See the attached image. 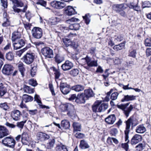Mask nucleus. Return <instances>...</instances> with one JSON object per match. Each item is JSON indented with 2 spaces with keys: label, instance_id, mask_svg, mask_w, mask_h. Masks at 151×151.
<instances>
[{
  "label": "nucleus",
  "instance_id": "1",
  "mask_svg": "<svg viewBox=\"0 0 151 151\" xmlns=\"http://www.w3.org/2000/svg\"><path fill=\"white\" fill-rule=\"evenodd\" d=\"M126 127L124 131V134L125 135V142H126L122 144V146L123 148L125 149L126 151H127L129 148L128 143L129 142V134L130 131L131 125H132V128L136 126L137 124V121L131 117L129 118L126 122Z\"/></svg>",
  "mask_w": 151,
  "mask_h": 151
},
{
  "label": "nucleus",
  "instance_id": "2",
  "mask_svg": "<svg viewBox=\"0 0 151 151\" xmlns=\"http://www.w3.org/2000/svg\"><path fill=\"white\" fill-rule=\"evenodd\" d=\"M108 104H101L99 101L95 102L92 106V110L95 112H101L104 111L108 108Z\"/></svg>",
  "mask_w": 151,
  "mask_h": 151
},
{
  "label": "nucleus",
  "instance_id": "3",
  "mask_svg": "<svg viewBox=\"0 0 151 151\" xmlns=\"http://www.w3.org/2000/svg\"><path fill=\"white\" fill-rule=\"evenodd\" d=\"M82 62L85 63V65L86 64L87 65L84 66V67L86 69L89 70L91 67H96L98 65L97 61L96 60H92L91 58L88 55L81 59Z\"/></svg>",
  "mask_w": 151,
  "mask_h": 151
},
{
  "label": "nucleus",
  "instance_id": "4",
  "mask_svg": "<svg viewBox=\"0 0 151 151\" xmlns=\"http://www.w3.org/2000/svg\"><path fill=\"white\" fill-rule=\"evenodd\" d=\"M35 56L34 53L27 52L23 57V62L27 65H29L33 62Z\"/></svg>",
  "mask_w": 151,
  "mask_h": 151
},
{
  "label": "nucleus",
  "instance_id": "5",
  "mask_svg": "<svg viewBox=\"0 0 151 151\" xmlns=\"http://www.w3.org/2000/svg\"><path fill=\"white\" fill-rule=\"evenodd\" d=\"M2 143L5 146L13 148L14 147L15 142L13 137H8L2 139Z\"/></svg>",
  "mask_w": 151,
  "mask_h": 151
},
{
  "label": "nucleus",
  "instance_id": "6",
  "mask_svg": "<svg viewBox=\"0 0 151 151\" xmlns=\"http://www.w3.org/2000/svg\"><path fill=\"white\" fill-rule=\"evenodd\" d=\"M41 52L42 55L47 58H51L54 57L53 51L49 47L43 48L41 50Z\"/></svg>",
  "mask_w": 151,
  "mask_h": 151
},
{
  "label": "nucleus",
  "instance_id": "7",
  "mask_svg": "<svg viewBox=\"0 0 151 151\" xmlns=\"http://www.w3.org/2000/svg\"><path fill=\"white\" fill-rule=\"evenodd\" d=\"M129 104V103H128L126 104H121L117 105V107L118 108L124 110V114L127 117L129 116L130 113L133 109V106L131 105L129 108L126 110H125V109Z\"/></svg>",
  "mask_w": 151,
  "mask_h": 151
},
{
  "label": "nucleus",
  "instance_id": "8",
  "mask_svg": "<svg viewBox=\"0 0 151 151\" xmlns=\"http://www.w3.org/2000/svg\"><path fill=\"white\" fill-rule=\"evenodd\" d=\"M32 36L37 39H40L42 36V30L38 27H34L32 30Z\"/></svg>",
  "mask_w": 151,
  "mask_h": 151
},
{
  "label": "nucleus",
  "instance_id": "9",
  "mask_svg": "<svg viewBox=\"0 0 151 151\" xmlns=\"http://www.w3.org/2000/svg\"><path fill=\"white\" fill-rule=\"evenodd\" d=\"M51 6L58 9H61L66 6L65 3L59 1H54L51 3Z\"/></svg>",
  "mask_w": 151,
  "mask_h": 151
},
{
  "label": "nucleus",
  "instance_id": "10",
  "mask_svg": "<svg viewBox=\"0 0 151 151\" xmlns=\"http://www.w3.org/2000/svg\"><path fill=\"white\" fill-rule=\"evenodd\" d=\"M11 1L14 4V6L13 7L14 11L18 13L21 12V9L17 8L16 6L22 7L23 6L24 4L20 0H11Z\"/></svg>",
  "mask_w": 151,
  "mask_h": 151
},
{
  "label": "nucleus",
  "instance_id": "11",
  "mask_svg": "<svg viewBox=\"0 0 151 151\" xmlns=\"http://www.w3.org/2000/svg\"><path fill=\"white\" fill-rule=\"evenodd\" d=\"M60 86L61 92L64 95L68 94L71 90L70 86L66 83H60Z\"/></svg>",
  "mask_w": 151,
  "mask_h": 151
},
{
  "label": "nucleus",
  "instance_id": "12",
  "mask_svg": "<svg viewBox=\"0 0 151 151\" xmlns=\"http://www.w3.org/2000/svg\"><path fill=\"white\" fill-rule=\"evenodd\" d=\"M14 42L13 43V46L14 49L15 50L20 48L23 46L25 43L24 40L22 39H20Z\"/></svg>",
  "mask_w": 151,
  "mask_h": 151
},
{
  "label": "nucleus",
  "instance_id": "13",
  "mask_svg": "<svg viewBox=\"0 0 151 151\" xmlns=\"http://www.w3.org/2000/svg\"><path fill=\"white\" fill-rule=\"evenodd\" d=\"M127 7V6L124 4H115L112 6L113 10L117 13H119L121 11L124 10Z\"/></svg>",
  "mask_w": 151,
  "mask_h": 151
},
{
  "label": "nucleus",
  "instance_id": "14",
  "mask_svg": "<svg viewBox=\"0 0 151 151\" xmlns=\"http://www.w3.org/2000/svg\"><path fill=\"white\" fill-rule=\"evenodd\" d=\"M37 139L41 141H44L47 140L50 137L49 135L41 132H38L37 133Z\"/></svg>",
  "mask_w": 151,
  "mask_h": 151
},
{
  "label": "nucleus",
  "instance_id": "15",
  "mask_svg": "<svg viewBox=\"0 0 151 151\" xmlns=\"http://www.w3.org/2000/svg\"><path fill=\"white\" fill-rule=\"evenodd\" d=\"M13 70V67L10 65H5L2 70V72L5 75H9L10 74Z\"/></svg>",
  "mask_w": 151,
  "mask_h": 151
},
{
  "label": "nucleus",
  "instance_id": "16",
  "mask_svg": "<svg viewBox=\"0 0 151 151\" xmlns=\"http://www.w3.org/2000/svg\"><path fill=\"white\" fill-rule=\"evenodd\" d=\"M22 115L21 113L18 110H15L12 112L11 116L13 119L15 121L19 120Z\"/></svg>",
  "mask_w": 151,
  "mask_h": 151
},
{
  "label": "nucleus",
  "instance_id": "17",
  "mask_svg": "<svg viewBox=\"0 0 151 151\" xmlns=\"http://www.w3.org/2000/svg\"><path fill=\"white\" fill-rule=\"evenodd\" d=\"M73 66L72 63L69 60H66L62 64L61 67L64 71H66L70 69Z\"/></svg>",
  "mask_w": 151,
  "mask_h": 151
},
{
  "label": "nucleus",
  "instance_id": "18",
  "mask_svg": "<svg viewBox=\"0 0 151 151\" xmlns=\"http://www.w3.org/2000/svg\"><path fill=\"white\" fill-rule=\"evenodd\" d=\"M63 16V14L59 15L57 17L50 19L49 22L51 25H56L61 21L62 17Z\"/></svg>",
  "mask_w": 151,
  "mask_h": 151
},
{
  "label": "nucleus",
  "instance_id": "19",
  "mask_svg": "<svg viewBox=\"0 0 151 151\" xmlns=\"http://www.w3.org/2000/svg\"><path fill=\"white\" fill-rule=\"evenodd\" d=\"M65 11L66 15L70 16L77 14L75 9L71 6H68L65 9Z\"/></svg>",
  "mask_w": 151,
  "mask_h": 151
},
{
  "label": "nucleus",
  "instance_id": "20",
  "mask_svg": "<svg viewBox=\"0 0 151 151\" xmlns=\"http://www.w3.org/2000/svg\"><path fill=\"white\" fill-rule=\"evenodd\" d=\"M142 137L141 135L136 134L131 139V143L132 145H135L142 140Z\"/></svg>",
  "mask_w": 151,
  "mask_h": 151
},
{
  "label": "nucleus",
  "instance_id": "21",
  "mask_svg": "<svg viewBox=\"0 0 151 151\" xmlns=\"http://www.w3.org/2000/svg\"><path fill=\"white\" fill-rule=\"evenodd\" d=\"M116 120V117L114 114L109 116L105 119V122L109 124H113Z\"/></svg>",
  "mask_w": 151,
  "mask_h": 151
},
{
  "label": "nucleus",
  "instance_id": "22",
  "mask_svg": "<svg viewBox=\"0 0 151 151\" xmlns=\"http://www.w3.org/2000/svg\"><path fill=\"white\" fill-rule=\"evenodd\" d=\"M34 101H36L40 108L42 109L45 108H46L47 109H49V108L48 106H46L45 105H42V102L41 101V98L40 97L39 95H38L37 94H35V95L34 96Z\"/></svg>",
  "mask_w": 151,
  "mask_h": 151
},
{
  "label": "nucleus",
  "instance_id": "23",
  "mask_svg": "<svg viewBox=\"0 0 151 151\" xmlns=\"http://www.w3.org/2000/svg\"><path fill=\"white\" fill-rule=\"evenodd\" d=\"M9 134V132L7 129L3 126L0 127V138Z\"/></svg>",
  "mask_w": 151,
  "mask_h": 151
},
{
  "label": "nucleus",
  "instance_id": "24",
  "mask_svg": "<svg viewBox=\"0 0 151 151\" xmlns=\"http://www.w3.org/2000/svg\"><path fill=\"white\" fill-rule=\"evenodd\" d=\"M21 33L18 31H15L12 34V40L14 42L21 39Z\"/></svg>",
  "mask_w": 151,
  "mask_h": 151
},
{
  "label": "nucleus",
  "instance_id": "25",
  "mask_svg": "<svg viewBox=\"0 0 151 151\" xmlns=\"http://www.w3.org/2000/svg\"><path fill=\"white\" fill-rule=\"evenodd\" d=\"M75 101L76 103L78 104L84 103L85 102V100L84 94L82 93L78 95Z\"/></svg>",
  "mask_w": 151,
  "mask_h": 151
},
{
  "label": "nucleus",
  "instance_id": "26",
  "mask_svg": "<svg viewBox=\"0 0 151 151\" xmlns=\"http://www.w3.org/2000/svg\"><path fill=\"white\" fill-rule=\"evenodd\" d=\"M7 85L3 84L2 83H0V95L1 96H3L7 92Z\"/></svg>",
  "mask_w": 151,
  "mask_h": 151
},
{
  "label": "nucleus",
  "instance_id": "27",
  "mask_svg": "<svg viewBox=\"0 0 151 151\" xmlns=\"http://www.w3.org/2000/svg\"><path fill=\"white\" fill-rule=\"evenodd\" d=\"M146 131V128L143 124L138 126L135 129L136 132L138 133L143 134L145 133Z\"/></svg>",
  "mask_w": 151,
  "mask_h": 151
},
{
  "label": "nucleus",
  "instance_id": "28",
  "mask_svg": "<svg viewBox=\"0 0 151 151\" xmlns=\"http://www.w3.org/2000/svg\"><path fill=\"white\" fill-rule=\"evenodd\" d=\"M136 96L133 95H127L125 96L123 98L121 101L124 102L125 101H132L135 99Z\"/></svg>",
  "mask_w": 151,
  "mask_h": 151
},
{
  "label": "nucleus",
  "instance_id": "29",
  "mask_svg": "<svg viewBox=\"0 0 151 151\" xmlns=\"http://www.w3.org/2000/svg\"><path fill=\"white\" fill-rule=\"evenodd\" d=\"M18 69L21 74L22 75V77H23L24 76V71L25 69L23 66V64L22 62H19L17 64Z\"/></svg>",
  "mask_w": 151,
  "mask_h": 151
},
{
  "label": "nucleus",
  "instance_id": "30",
  "mask_svg": "<svg viewBox=\"0 0 151 151\" xmlns=\"http://www.w3.org/2000/svg\"><path fill=\"white\" fill-rule=\"evenodd\" d=\"M73 128L74 133L77 131H81V125L80 123L77 122H74L73 124Z\"/></svg>",
  "mask_w": 151,
  "mask_h": 151
},
{
  "label": "nucleus",
  "instance_id": "31",
  "mask_svg": "<svg viewBox=\"0 0 151 151\" xmlns=\"http://www.w3.org/2000/svg\"><path fill=\"white\" fill-rule=\"evenodd\" d=\"M22 98L23 101L25 103L31 102L33 100V98L32 97L27 94H24Z\"/></svg>",
  "mask_w": 151,
  "mask_h": 151
},
{
  "label": "nucleus",
  "instance_id": "32",
  "mask_svg": "<svg viewBox=\"0 0 151 151\" xmlns=\"http://www.w3.org/2000/svg\"><path fill=\"white\" fill-rule=\"evenodd\" d=\"M61 124V127L64 129H68L70 126L69 122L66 120L62 121Z\"/></svg>",
  "mask_w": 151,
  "mask_h": 151
},
{
  "label": "nucleus",
  "instance_id": "33",
  "mask_svg": "<svg viewBox=\"0 0 151 151\" xmlns=\"http://www.w3.org/2000/svg\"><path fill=\"white\" fill-rule=\"evenodd\" d=\"M84 95L87 98L93 96L94 94L92 90L88 89L84 90Z\"/></svg>",
  "mask_w": 151,
  "mask_h": 151
},
{
  "label": "nucleus",
  "instance_id": "34",
  "mask_svg": "<svg viewBox=\"0 0 151 151\" xmlns=\"http://www.w3.org/2000/svg\"><path fill=\"white\" fill-rule=\"evenodd\" d=\"M24 91L25 92L28 93H33L34 92L33 88H31L29 86L26 85H24L23 87Z\"/></svg>",
  "mask_w": 151,
  "mask_h": 151
},
{
  "label": "nucleus",
  "instance_id": "35",
  "mask_svg": "<svg viewBox=\"0 0 151 151\" xmlns=\"http://www.w3.org/2000/svg\"><path fill=\"white\" fill-rule=\"evenodd\" d=\"M55 143V140L54 139H50L49 142L47 143L45 146L46 148L47 149H51Z\"/></svg>",
  "mask_w": 151,
  "mask_h": 151
},
{
  "label": "nucleus",
  "instance_id": "36",
  "mask_svg": "<svg viewBox=\"0 0 151 151\" xmlns=\"http://www.w3.org/2000/svg\"><path fill=\"white\" fill-rule=\"evenodd\" d=\"M80 147L82 149H85L88 148L89 146L86 141L84 140H82L80 142Z\"/></svg>",
  "mask_w": 151,
  "mask_h": 151
},
{
  "label": "nucleus",
  "instance_id": "37",
  "mask_svg": "<svg viewBox=\"0 0 151 151\" xmlns=\"http://www.w3.org/2000/svg\"><path fill=\"white\" fill-rule=\"evenodd\" d=\"M72 89L76 92H79L83 91L84 89V87L80 85H77L74 86L72 87Z\"/></svg>",
  "mask_w": 151,
  "mask_h": 151
},
{
  "label": "nucleus",
  "instance_id": "38",
  "mask_svg": "<svg viewBox=\"0 0 151 151\" xmlns=\"http://www.w3.org/2000/svg\"><path fill=\"white\" fill-rule=\"evenodd\" d=\"M55 151H68L66 147L63 145H61L57 146L55 148Z\"/></svg>",
  "mask_w": 151,
  "mask_h": 151
},
{
  "label": "nucleus",
  "instance_id": "39",
  "mask_svg": "<svg viewBox=\"0 0 151 151\" xmlns=\"http://www.w3.org/2000/svg\"><path fill=\"white\" fill-rule=\"evenodd\" d=\"M55 61L58 63H60L64 60L63 56L61 55L57 54L55 58Z\"/></svg>",
  "mask_w": 151,
  "mask_h": 151
},
{
  "label": "nucleus",
  "instance_id": "40",
  "mask_svg": "<svg viewBox=\"0 0 151 151\" xmlns=\"http://www.w3.org/2000/svg\"><path fill=\"white\" fill-rule=\"evenodd\" d=\"M80 26L79 24H71L69 26V29L71 30H78Z\"/></svg>",
  "mask_w": 151,
  "mask_h": 151
},
{
  "label": "nucleus",
  "instance_id": "41",
  "mask_svg": "<svg viewBox=\"0 0 151 151\" xmlns=\"http://www.w3.org/2000/svg\"><path fill=\"white\" fill-rule=\"evenodd\" d=\"M22 141L23 143H25L26 141H27L28 139V136L27 133L24 132L22 135Z\"/></svg>",
  "mask_w": 151,
  "mask_h": 151
},
{
  "label": "nucleus",
  "instance_id": "42",
  "mask_svg": "<svg viewBox=\"0 0 151 151\" xmlns=\"http://www.w3.org/2000/svg\"><path fill=\"white\" fill-rule=\"evenodd\" d=\"M27 116L25 117V119L24 121H21L19 122H17V126L21 129H22L23 127V126L25 123L26 122L27 120Z\"/></svg>",
  "mask_w": 151,
  "mask_h": 151
},
{
  "label": "nucleus",
  "instance_id": "43",
  "mask_svg": "<svg viewBox=\"0 0 151 151\" xmlns=\"http://www.w3.org/2000/svg\"><path fill=\"white\" fill-rule=\"evenodd\" d=\"M6 59L9 60H12L14 58V56L12 52H9L6 55Z\"/></svg>",
  "mask_w": 151,
  "mask_h": 151
},
{
  "label": "nucleus",
  "instance_id": "44",
  "mask_svg": "<svg viewBox=\"0 0 151 151\" xmlns=\"http://www.w3.org/2000/svg\"><path fill=\"white\" fill-rule=\"evenodd\" d=\"M0 108L6 111H9L10 109L6 103L1 104H0Z\"/></svg>",
  "mask_w": 151,
  "mask_h": 151
},
{
  "label": "nucleus",
  "instance_id": "45",
  "mask_svg": "<svg viewBox=\"0 0 151 151\" xmlns=\"http://www.w3.org/2000/svg\"><path fill=\"white\" fill-rule=\"evenodd\" d=\"M123 44L121 43L118 45H116L113 48L116 51L122 50L124 47Z\"/></svg>",
  "mask_w": 151,
  "mask_h": 151
},
{
  "label": "nucleus",
  "instance_id": "46",
  "mask_svg": "<svg viewBox=\"0 0 151 151\" xmlns=\"http://www.w3.org/2000/svg\"><path fill=\"white\" fill-rule=\"evenodd\" d=\"M151 7V4L148 1H145L143 2L142 7L143 8Z\"/></svg>",
  "mask_w": 151,
  "mask_h": 151
},
{
  "label": "nucleus",
  "instance_id": "47",
  "mask_svg": "<svg viewBox=\"0 0 151 151\" xmlns=\"http://www.w3.org/2000/svg\"><path fill=\"white\" fill-rule=\"evenodd\" d=\"M27 50V47L24 48L22 49L17 51L16 52V54L19 57H20L22 55V54Z\"/></svg>",
  "mask_w": 151,
  "mask_h": 151
},
{
  "label": "nucleus",
  "instance_id": "48",
  "mask_svg": "<svg viewBox=\"0 0 151 151\" xmlns=\"http://www.w3.org/2000/svg\"><path fill=\"white\" fill-rule=\"evenodd\" d=\"M137 54L136 51L135 50H132L129 51V53L128 56L132 57L133 58H135L136 57Z\"/></svg>",
  "mask_w": 151,
  "mask_h": 151
},
{
  "label": "nucleus",
  "instance_id": "49",
  "mask_svg": "<svg viewBox=\"0 0 151 151\" xmlns=\"http://www.w3.org/2000/svg\"><path fill=\"white\" fill-rule=\"evenodd\" d=\"M119 94V93L117 92H115L112 93L111 95V99L112 100H116Z\"/></svg>",
  "mask_w": 151,
  "mask_h": 151
},
{
  "label": "nucleus",
  "instance_id": "50",
  "mask_svg": "<svg viewBox=\"0 0 151 151\" xmlns=\"http://www.w3.org/2000/svg\"><path fill=\"white\" fill-rule=\"evenodd\" d=\"M67 114L70 116L72 118L76 116V112L74 109L73 110L69 111L67 113Z\"/></svg>",
  "mask_w": 151,
  "mask_h": 151
},
{
  "label": "nucleus",
  "instance_id": "51",
  "mask_svg": "<svg viewBox=\"0 0 151 151\" xmlns=\"http://www.w3.org/2000/svg\"><path fill=\"white\" fill-rule=\"evenodd\" d=\"M54 70L55 71V78L56 80L57 79H58L59 78L61 75V73L59 70H55V68H54Z\"/></svg>",
  "mask_w": 151,
  "mask_h": 151
},
{
  "label": "nucleus",
  "instance_id": "52",
  "mask_svg": "<svg viewBox=\"0 0 151 151\" xmlns=\"http://www.w3.org/2000/svg\"><path fill=\"white\" fill-rule=\"evenodd\" d=\"M36 71V66H35L32 67L31 70L30 74L32 77H34L35 75Z\"/></svg>",
  "mask_w": 151,
  "mask_h": 151
},
{
  "label": "nucleus",
  "instance_id": "53",
  "mask_svg": "<svg viewBox=\"0 0 151 151\" xmlns=\"http://www.w3.org/2000/svg\"><path fill=\"white\" fill-rule=\"evenodd\" d=\"M63 41L66 47H68L69 46V44H70L71 41L70 39L68 38H64L63 39Z\"/></svg>",
  "mask_w": 151,
  "mask_h": 151
},
{
  "label": "nucleus",
  "instance_id": "54",
  "mask_svg": "<svg viewBox=\"0 0 151 151\" xmlns=\"http://www.w3.org/2000/svg\"><path fill=\"white\" fill-rule=\"evenodd\" d=\"M28 83L30 85L34 87L36 86L37 84L36 81L33 79L29 80Z\"/></svg>",
  "mask_w": 151,
  "mask_h": 151
},
{
  "label": "nucleus",
  "instance_id": "55",
  "mask_svg": "<svg viewBox=\"0 0 151 151\" xmlns=\"http://www.w3.org/2000/svg\"><path fill=\"white\" fill-rule=\"evenodd\" d=\"M129 7L131 8H132L136 11H138L139 9V8L136 4H134L133 3H131Z\"/></svg>",
  "mask_w": 151,
  "mask_h": 151
},
{
  "label": "nucleus",
  "instance_id": "56",
  "mask_svg": "<svg viewBox=\"0 0 151 151\" xmlns=\"http://www.w3.org/2000/svg\"><path fill=\"white\" fill-rule=\"evenodd\" d=\"M78 73V70L77 69H74L70 71V73L71 75L75 76H77Z\"/></svg>",
  "mask_w": 151,
  "mask_h": 151
},
{
  "label": "nucleus",
  "instance_id": "57",
  "mask_svg": "<svg viewBox=\"0 0 151 151\" xmlns=\"http://www.w3.org/2000/svg\"><path fill=\"white\" fill-rule=\"evenodd\" d=\"M145 44L146 46H151V40L147 38L145 41Z\"/></svg>",
  "mask_w": 151,
  "mask_h": 151
},
{
  "label": "nucleus",
  "instance_id": "58",
  "mask_svg": "<svg viewBox=\"0 0 151 151\" xmlns=\"http://www.w3.org/2000/svg\"><path fill=\"white\" fill-rule=\"evenodd\" d=\"M4 20V22L2 24V26L3 27H6L9 26L10 24V22L9 19H5Z\"/></svg>",
  "mask_w": 151,
  "mask_h": 151
},
{
  "label": "nucleus",
  "instance_id": "59",
  "mask_svg": "<svg viewBox=\"0 0 151 151\" xmlns=\"http://www.w3.org/2000/svg\"><path fill=\"white\" fill-rule=\"evenodd\" d=\"M118 133V131L116 129L113 128L111 129L110 132V133L112 135L115 136Z\"/></svg>",
  "mask_w": 151,
  "mask_h": 151
},
{
  "label": "nucleus",
  "instance_id": "60",
  "mask_svg": "<svg viewBox=\"0 0 151 151\" xmlns=\"http://www.w3.org/2000/svg\"><path fill=\"white\" fill-rule=\"evenodd\" d=\"M78 21H79V19H78L74 17L68 19L67 21V22L69 24L70 23V22H77Z\"/></svg>",
  "mask_w": 151,
  "mask_h": 151
},
{
  "label": "nucleus",
  "instance_id": "61",
  "mask_svg": "<svg viewBox=\"0 0 151 151\" xmlns=\"http://www.w3.org/2000/svg\"><path fill=\"white\" fill-rule=\"evenodd\" d=\"M67 110L68 111H70L71 110H73L74 109V106L69 103L67 104Z\"/></svg>",
  "mask_w": 151,
  "mask_h": 151
},
{
  "label": "nucleus",
  "instance_id": "62",
  "mask_svg": "<svg viewBox=\"0 0 151 151\" xmlns=\"http://www.w3.org/2000/svg\"><path fill=\"white\" fill-rule=\"evenodd\" d=\"M133 65L134 62L132 61L129 62H126L124 64V65L125 67H128Z\"/></svg>",
  "mask_w": 151,
  "mask_h": 151
},
{
  "label": "nucleus",
  "instance_id": "63",
  "mask_svg": "<svg viewBox=\"0 0 151 151\" xmlns=\"http://www.w3.org/2000/svg\"><path fill=\"white\" fill-rule=\"evenodd\" d=\"M83 18L85 20L86 23L87 24H88L90 22V19L89 17L86 14L85 16H83Z\"/></svg>",
  "mask_w": 151,
  "mask_h": 151
},
{
  "label": "nucleus",
  "instance_id": "64",
  "mask_svg": "<svg viewBox=\"0 0 151 151\" xmlns=\"http://www.w3.org/2000/svg\"><path fill=\"white\" fill-rule=\"evenodd\" d=\"M2 5L4 8H6L7 7V0H1Z\"/></svg>",
  "mask_w": 151,
  "mask_h": 151
}]
</instances>
